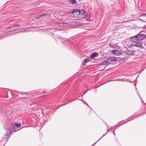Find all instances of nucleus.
<instances>
[{
  "label": "nucleus",
  "mask_w": 146,
  "mask_h": 146,
  "mask_svg": "<svg viewBox=\"0 0 146 146\" xmlns=\"http://www.w3.org/2000/svg\"><path fill=\"white\" fill-rule=\"evenodd\" d=\"M13 130L14 132L17 130L15 129V126L11 124L6 129L7 132L5 134V135L7 136L9 134L11 133Z\"/></svg>",
  "instance_id": "obj_1"
},
{
  "label": "nucleus",
  "mask_w": 146,
  "mask_h": 146,
  "mask_svg": "<svg viewBox=\"0 0 146 146\" xmlns=\"http://www.w3.org/2000/svg\"><path fill=\"white\" fill-rule=\"evenodd\" d=\"M146 37V35L145 34H139L135 36L132 39L135 38V40H142L143 38Z\"/></svg>",
  "instance_id": "obj_2"
},
{
  "label": "nucleus",
  "mask_w": 146,
  "mask_h": 146,
  "mask_svg": "<svg viewBox=\"0 0 146 146\" xmlns=\"http://www.w3.org/2000/svg\"><path fill=\"white\" fill-rule=\"evenodd\" d=\"M66 24V23H54L52 24V26L54 27H56L58 26L64 27L65 26V24Z\"/></svg>",
  "instance_id": "obj_3"
},
{
  "label": "nucleus",
  "mask_w": 146,
  "mask_h": 146,
  "mask_svg": "<svg viewBox=\"0 0 146 146\" xmlns=\"http://www.w3.org/2000/svg\"><path fill=\"white\" fill-rule=\"evenodd\" d=\"M82 11L83 12V10L80 11L78 9H76L72 11V13L73 14H74L75 13V14H76L77 15H81V14L82 13H81Z\"/></svg>",
  "instance_id": "obj_4"
},
{
  "label": "nucleus",
  "mask_w": 146,
  "mask_h": 146,
  "mask_svg": "<svg viewBox=\"0 0 146 146\" xmlns=\"http://www.w3.org/2000/svg\"><path fill=\"white\" fill-rule=\"evenodd\" d=\"M112 53L115 54H116L117 55H119L121 54V50H112Z\"/></svg>",
  "instance_id": "obj_5"
},
{
  "label": "nucleus",
  "mask_w": 146,
  "mask_h": 146,
  "mask_svg": "<svg viewBox=\"0 0 146 146\" xmlns=\"http://www.w3.org/2000/svg\"><path fill=\"white\" fill-rule=\"evenodd\" d=\"M60 40H61L62 43L64 44H66L69 42V41L68 39L63 37L61 38H60Z\"/></svg>",
  "instance_id": "obj_6"
},
{
  "label": "nucleus",
  "mask_w": 146,
  "mask_h": 146,
  "mask_svg": "<svg viewBox=\"0 0 146 146\" xmlns=\"http://www.w3.org/2000/svg\"><path fill=\"white\" fill-rule=\"evenodd\" d=\"M110 63V60H107L104 61L101 63L102 65H107L108 64Z\"/></svg>",
  "instance_id": "obj_7"
},
{
  "label": "nucleus",
  "mask_w": 146,
  "mask_h": 146,
  "mask_svg": "<svg viewBox=\"0 0 146 146\" xmlns=\"http://www.w3.org/2000/svg\"><path fill=\"white\" fill-rule=\"evenodd\" d=\"M135 51L132 50L127 49L126 51V53L128 55H132L134 54Z\"/></svg>",
  "instance_id": "obj_8"
},
{
  "label": "nucleus",
  "mask_w": 146,
  "mask_h": 146,
  "mask_svg": "<svg viewBox=\"0 0 146 146\" xmlns=\"http://www.w3.org/2000/svg\"><path fill=\"white\" fill-rule=\"evenodd\" d=\"M98 54L96 52H93L90 55V57L91 58H93L94 57H97L98 56Z\"/></svg>",
  "instance_id": "obj_9"
},
{
  "label": "nucleus",
  "mask_w": 146,
  "mask_h": 146,
  "mask_svg": "<svg viewBox=\"0 0 146 146\" xmlns=\"http://www.w3.org/2000/svg\"><path fill=\"white\" fill-rule=\"evenodd\" d=\"M90 61V58H87L84 59L83 60V62L82 63V65L83 66H85L86 64L89 62Z\"/></svg>",
  "instance_id": "obj_10"
},
{
  "label": "nucleus",
  "mask_w": 146,
  "mask_h": 146,
  "mask_svg": "<svg viewBox=\"0 0 146 146\" xmlns=\"http://www.w3.org/2000/svg\"><path fill=\"white\" fill-rule=\"evenodd\" d=\"M110 59H108V60H110V62L111 61L115 62L117 60V59L116 57H110Z\"/></svg>",
  "instance_id": "obj_11"
},
{
  "label": "nucleus",
  "mask_w": 146,
  "mask_h": 146,
  "mask_svg": "<svg viewBox=\"0 0 146 146\" xmlns=\"http://www.w3.org/2000/svg\"><path fill=\"white\" fill-rule=\"evenodd\" d=\"M13 125L15 126V127H17L18 128H19L21 127V124L20 123H15L14 125Z\"/></svg>",
  "instance_id": "obj_12"
},
{
  "label": "nucleus",
  "mask_w": 146,
  "mask_h": 146,
  "mask_svg": "<svg viewBox=\"0 0 146 146\" xmlns=\"http://www.w3.org/2000/svg\"><path fill=\"white\" fill-rule=\"evenodd\" d=\"M134 45L137 47H141L142 46V44L140 42L136 43Z\"/></svg>",
  "instance_id": "obj_13"
},
{
  "label": "nucleus",
  "mask_w": 146,
  "mask_h": 146,
  "mask_svg": "<svg viewBox=\"0 0 146 146\" xmlns=\"http://www.w3.org/2000/svg\"><path fill=\"white\" fill-rule=\"evenodd\" d=\"M69 2L72 4H75L76 3V0H69Z\"/></svg>",
  "instance_id": "obj_14"
},
{
  "label": "nucleus",
  "mask_w": 146,
  "mask_h": 146,
  "mask_svg": "<svg viewBox=\"0 0 146 146\" xmlns=\"http://www.w3.org/2000/svg\"><path fill=\"white\" fill-rule=\"evenodd\" d=\"M40 15L42 17V16H45L46 15H48V13H43V14H40Z\"/></svg>",
  "instance_id": "obj_15"
},
{
  "label": "nucleus",
  "mask_w": 146,
  "mask_h": 146,
  "mask_svg": "<svg viewBox=\"0 0 146 146\" xmlns=\"http://www.w3.org/2000/svg\"><path fill=\"white\" fill-rule=\"evenodd\" d=\"M41 17V16L40 15H37V16H35V18L36 19H39Z\"/></svg>",
  "instance_id": "obj_16"
},
{
  "label": "nucleus",
  "mask_w": 146,
  "mask_h": 146,
  "mask_svg": "<svg viewBox=\"0 0 146 146\" xmlns=\"http://www.w3.org/2000/svg\"><path fill=\"white\" fill-rule=\"evenodd\" d=\"M14 27H13V26L12 27H9L8 28H7L6 29L7 30H8L9 29H12L13 28H14Z\"/></svg>",
  "instance_id": "obj_17"
},
{
  "label": "nucleus",
  "mask_w": 146,
  "mask_h": 146,
  "mask_svg": "<svg viewBox=\"0 0 146 146\" xmlns=\"http://www.w3.org/2000/svg\"><path fill=\"white\" fill-rule=\"evenodd\" d=\"M86 17V16H85L84 17H82V18H83V19H84L85 21H88V19H87V18L85 19Z\"/></svg>",
  "instance_id": "obj_18"
},
{
  "label": "nucleus",
  "mask_w": 146,
  "mask_h": 146,
  "mask_svg": "<svg viewBox=\"0 0 146 146\" xmlns=\"http://www.w3.org/2000/svg\"><path fill=\"white\" fill-rule=\"evenodd\" d=\"M19 26V25H18V24L15 25H14L13 26V27H17L18 26Z\"/></svg>",
  "instance_id": "obj_19"
},
{
  "label": "nucleus",
  "mask_w": 146,
  "mask_h": 146,
  "mask_svg": "<svg viewBox=\"0 0 146 146\" xmlns=\"http://www.w3.org/2000/svg\"><path fill=\"white\" fill-rule=\"evenodd\" d=\"M119 126V125H116L114 127V129H113V128H112L111 129H113L114 130H115V129L116 128V127H118Z\"/></svg>",
  "instance_id": "obj_20"
},
{
  "label": "nucleus",
  "mask_w": 146,
  "mask_h": 146,
  "mask_svg": "<svg viewBox=\"0 0 146 146\" xmlns=\"http://www.w3.org/2000/svg\"><path fill=\"white\" fill-rule=\"evenodd\" d=\"M141 15L142 16H145L146 17V13H144V14H142V15Z\"/></svg>",
  "instance_id": "obj_21"
},
{
  "label": "nucleus",
  "mask_w": 146,
  "mask_h": 146,
  "mask_svg": "<svg viewBox=\"0 0 146 146\" xmlns=\"http://www.w3.org/2000/svg\"><path fill=\"white\" fill-rule=\"evenodd\" d=\"M125 123H124V122H123L122 123H121V122H120V123H119V124L120 125H122L123 124Z\"/></svg>",
  "instance_id": "obj_22"
},
{
  "label": "nucleus",
  "mask_w": 146,
  "mask_h": 146,
  "mask_svg": "<svg viewBox=\"0 0 146 146\" xmlns=\"http://www.w3.org/2000/svg\"><path fill=\"white\" fill-rule=\"evenodd\" d=\"M86 92H84L83 94L82 95H81V96H83V95H84L85 94V93Z\"/></svg>",
  "instance_id": "obj_23"
},
{
  "label": "nucleus",
  "mask_w": 146,
  "mask_h": 146,
  "mask_svg": "<svg viewBox=\"0 0 146 146\" xmlns=\"http://www.w3.org/2000/svg\"><path fill=\"white\" fill-rule=\"evenodd\" d=\"M144 27L146 29V26H144Z\"/></svg>",
  "instance_id": "obj_24"
},
{
  "label": "nucleus",
  "mask_w": 146,
  "mask_h": 146,
  "mask_svg": "<svg viewBox=\"0 0 146 146\" xmlns=\"http://www.w3.org/2000/svg\"><path fill=\"white\" fill-rule=\"evenodd\" d=\"M113 131V134H114V135H115V133H114V131Z\"/></svg>",
  "instance_id": "obj_25"
},
{
  "label": "nucleus",
  "mask_w": 146,
  "mask_h": 146,
  "mask_svg": "<svg viewBox=\"0 0 146 146\" xmlns=\"http://www.w3.org/2000/svg\"><path fill=\"white\" fill-rule=\"evenodd\" d=\"M133 41H134V42H135V40L133 39Z\"/></svg>",
  "instance_id": "obj_26"
},
{
  "label": "nucleus",
  "mask_w": 146,
  "mask_h": 146,
  "mask_svg": "<svg viewBox=\"0 0 146 146\" xmlns=\"http://www.w3.org/2000/svg\"><path fill=\"white\" fill-rule=\"evenodd\" d=\"M109 129H109H107V130H108V129Z\"/></svg>",
  "instance_id": "obj_27"
},
{
  "label": "nucleus",
  "mask_w": 146,
  "mask_h": 146,
  "mask_svg": "<svg viewBox=\"0 0 146 146\" xmlns=\"http://www.w3.org/2000/svg\"><path fill=\"white\" fill-rule=\"evenodd\" d=\"M88 105V106H88V105Z\"/></svg>",
  "instance_id": "obj_28"
}]
</instances>
